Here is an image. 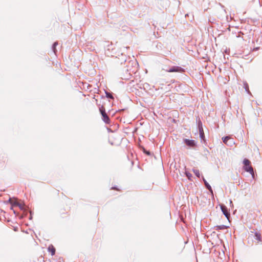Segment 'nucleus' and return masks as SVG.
Wrapping results in <instances>:
<instances>
[{"mask_svg":"<svg viewBox=\"0 0 262 262\" xmlns=\"http://www.w3.org/2000/svg\"><path fill=\"white\" fill-rule=\"evenodd\" d=\"M243 163L244 169H245V170L247 172H249L252 175V178L254 179V173L253 168L251 165V162L249 160L245 159L244 160Z\"/></svg>","mask_w":262,"mask_h":262,"instance_id":"obj_1","label":"nucleus"},{"mask_svg":"<svg viewBox=\"0 0 262 262\" xmlns=\"http://www.w3.org/2000/svg\"><path fill=\"white\" fill-rule=\"evenodd\" d=\"M57 42H55L53 44V51H54V52L55 53L56 52V46L57 45Z\"/></svg>","mask_w":262,"mask_h":262,"instance_id":"obj_12","label":"nucleus"},{"mask_svg":"<svg viewBox=\"0 0 262 262\" xmlns=\"http://www.w3.org/2000/svg\"><path fill=\"white\" fill-rule=\"evenodd\" d=\"M203 181H204V182L205 183V184L206 186L207 187V188L212 193L213 191H212V188H211V186L209 185V184L206 182V181L204 179H203Z\"/></svg>","mask_w":262,"mask_h":262,"instance_id":"obj_9","label":"nucleus"},{"mask_svg":"<svg viewBox=\"0 0 262 262\" xmlns=\"http://www.w3.org/2000/svg\"><path fill=\"white\" fill-rule=\"evenodd\" d=\"M166 72L169 73L172 72H178V73H184L185 70L181 67L179 66H173L168 70H166Z\"/></svg>","mask_w":262,"mask_h":262,"instance_id":"obj_3","label":"nucleus"},{"mask_svg":"<svg viewBox=\"0 0 262 262\" xmlns=\"http://www.w3.org/2000/svg\"><path fill=\"white\" fill-rule=\"evenodd\" d=\"M99 111L102 116V119L103 121L107 124H109L110 123V119L107 115L106 114V113H105V110L104 106H102L101 107H100L99 108Z\"/></svg>","mask_w":262,"mask_h":262,"instance_id":"obj_2","label":"nucleus"},{"mask_svg":"<svg viewBox=\"0 0 262 262\" xmlns=\"http://www.w3.org/2000/svg\"><path fill=\"white\" fill-rule=\"evenodd\" d=\"M193 171L196 176H197L198 178L200 177V171L198 169H193Z\"/></svg>","mask_w":262,"mask_h":262,"instance_id":"obj_10","label":"nucleus"},{"mask_svg":"<svg viewBox=\"0 0 262 262\" xmlns=\"http://www.w3.org/2000/svg\"><path fill=\"white\" fill-rule=\"evenodd\" d=\"M112 189L116 190L117 191H120V190L116 187H112Z\"/></svg>","mask_w":262,"mask_h":262,"instance_id":"obj_16","label":"nucleus"},{"mask_svg":"<svg viewBox=\"0 0 262 262\" xmlns=\"http://www.w3.org/2000/svg\"><path fill=\"white\" fill-rule=\"evenodd\" d=\"M221 210L223 213V214L225 215L227 219L229 220L230 214L227 208L224 205H221Z\"/></svg>","mask_w":262,"mask_h":262,"instance_id":"obj_5","label":"nucleus"},{"mask_svg":"<svg viewBox=\"0 0 262 262\" xmlns=\"http://www.w3.org/2000/svg\"><path fill=\"white\" fill-rule=\"evenodd\" d=\"M199 130H200V136L203 139L204 138V133H203V130L202 127L200 128Z\"/></svg>","mask_w":262,"mask_h":262,"instance_id":"obj_11","label":"nucleus"},{"mask_svg":"<svg viewBox=\"0 0 262 262\" xmlns=\"http://www.w3.org/2000/svg\"><path fill=\"white\" fill-rule=\"evenodd\" d=\"M222 140L223 142L228 146H232L235 144L233 139L229 136L222 138Z\"/></svg>","mask_w":262,"mask_h":262,"instance_id":"obj_4","label":"nucleus"},{"mask_svg":"<svg viewBox=\"0 0 262 262\" xmlns=\"http://www.w3.org/2000/svg\"><path fill=\"white\" fill-rule=\"evenodd\" d=\"M186 176L188 177L189 179H190V177H191V174L189 172H185Z\"/></svg>","mask_w":262,"mask_h":262,"instance_id":"obj_14","label":"nucleus"},{"mask_svg":"<svg viewBox=\"0 0 262 262\" xmlns=\"http://www.w3.org/2000/svg\"><path fill=\"white\" fill-rule=\"evenodd\" d=\"M48 250L49 252H50L51 253V254L52 256H53L55 253L56 249H55V247L52 245H50L48 247Z\"/></svg>","mask_w":262,"mask_h":262,"instance_id":"obj_7","label":"nucleus"},{"mask_svg":"<svg viewBox=\"0 0 262 262\" xmlns=\"http://www.w3.org/2000/svg\"><path fill=\"white\" fill-rule=\"evenodd\" d=\"M106 96L108 98H112V99H113V96L110 93H106Z\"/></svg>","mask_w":262,"mask_h":262,"instance_id":"obj_15","label":"nucleus"},{"mask_svg":"<svg viewBox=\"0 0 262 262\" xmlns=\"http://www.w3.org/2000/svg\"><path fill=\"white\" fill-rule=\"evenodd\" d=\"M244 87H245V88L247 92H249V87H248V84H247V83H244Z\"/></svg>","mask_w":262,"mask_h":262,"instance_id":"obj_13","label":"nucleus"},{"mask_svg":"<svg viewBox=\"0 0 262 262\" xmlns=\"http://www.w3.org/2000/svg\"><path fill=\"white\" fill-rule=\"evenodd\" d=\"M255 237L258 242H261V234L258 232L255 233Z\"/></svg>","mask_w":262,"mask_h":262,"instance_id":"obj_8","label":"nucleus"},{"mask_svg":"<svg viewBox=\"0 0 262 262\" xmlns=\"http://www.w3.org/2000/svg\"><path fill=\"white\" fill-rule=\"evenodd\" d=\"M185 143L186 144L191 147H194L195 146V142L194 140H191L189 139H185Z\"/></svg>","mask_w":262,"mask_h":262,"instance_id":"obj_6","label":"nucleus"}]
</instances>
